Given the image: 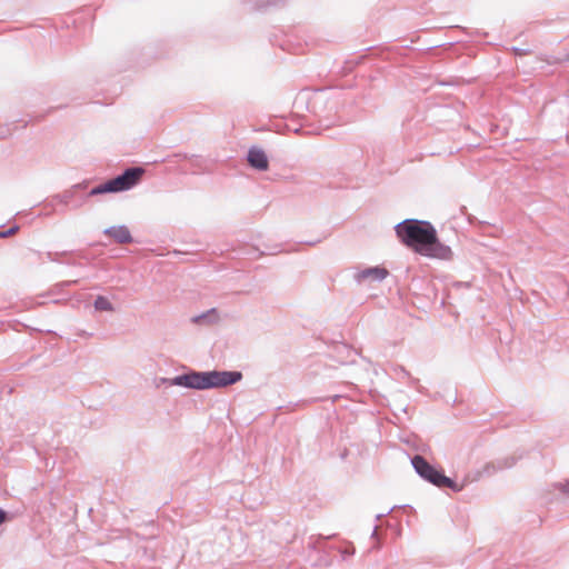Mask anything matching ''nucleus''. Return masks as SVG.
Listing matches in <instances>:
<instances>
[{"label":"nucleus","instance_id":"obj_1","mask_svg":"<svg viewBox=\"0 0 569 569\" xmlns=\"http://www.w3.org/2000/svg\"><path fill=\"white\" fill-rule=\"evenodd\" d=\"M400 241L415 252L433 259L449 260L452 250L438 239L436 228L425 220L407 219L396 226Z\"/></svg>","mask_w":569,"mask_h":569},{"label":"nucleus","instance_id":"obj_2","mask_svg":"<svg viewBox=\"0 0 569 569\" xmlns=\"http://www.w3.org/2000/svg\"><path fill=\"white\" fill-rule=\"evenodd\" d=\"M241 377L237 371L193 372L176 377L171 383L193 389H209L236 383Z\"/></svg>","mask_w":569,"mask_h":569},{"label":"nucleus","instance_id":"obj_3","mask_svg":"<svg viewBox=\"0 0 569 569\" xmlns=\"http://www.w3.org/2000/svg\"><path fill=\"white\" fill-rule=\"evenodd\" d=\"M144 170L142 168H129L122 174L114 179L107 181L106 183L93 188L90 194H100L106 192H119L128 190L136 186L142 178Z\"/></svg>","mask_w":569,"mask_h":569},{"label":"nucleus","instance_id":"obj_4","mask_svg":"<svg viewBox=\"0 0 569 569\" xmlns=\"http://www.w3.org/2000/svg\"><path fill=\"white\" fill-rule=\"evenodd\" d=\"M412 465L416 471L431 483L438 487H452V480L429 465L423 457H413Z\"/></svg>","mask_w":569,"mask_h":569},{"label":"nucleus","instance_id":"obj_5","mask_svg":"<svg viewBox=\"0 0 569 569\" xmlns=\"http://www.w3.org/2000/svg\"><path fill=\"white\" fill-rule=\"evenodd\" d=\"M104 233L118 243H129L132 240L129 229L124 226L111 227L106 229Z\"/></svg>","mask_w":569,"mask_h":569},{"label":"nucleus","instance_id":"obj_6","mask_svg":"<svg viewBox=\"0 0 569 569\" xmlns=\"http://www.w3.org/2000/svg\"><path fill=\"white\" fill-rule=\"evenodd\" d=\"M248 161L251 167L259 170L268 169V159L266 153L260 149H251L248 154Z\"/></svg>","mask_w":569,"mask_h":569},{"label":"nucleus","instance_id":"obj_7","mask_svg":"<svg viewBox=\"0 0 569 569\" xmlns=\"http://www.w3.org/2000/svg\"><path fill=\"white\" fill-rule=\"evenodd\" d=\"M387 276H388V270L387 269L380 268V267H373V268H368V269L361 271L358 274V278L361 279V280L368 279V278H371V279H375V280H382Z\"/></svg>","mask_w":569,"mask_h":569},{"label":"nucleus","instance_id":"obj_8","mask_svg":"<svg viewBox=\"0 0 569 569\" xmlns=\"http://www.w3.org/2000/svg\"><path fill=\"white\" fill-rule=\"evenodd\" d=\"M218 319V313L216 309H211L202 315L196 316L191 319V321L196 325H200L207 322L209 320L216 321Z\"/></svg>","mask_w":569,"mask_h":569},{"label":"nucleus","instance_id":"obj_9","mask_svg":"<svg viewBox=\"0 0 569 569\" xmlns=\"http://www.w3.org/2000/svg\"><path fill=\"white\" fill-rule=\"evenodd\" d=\"M94 308L98 311H111L112 305L106 297L99 296L94 301Z\"/></svg>","mask_w":569,"mask_h":569},{"label":"nucleus","instance_id":"obj_10","mask_svg":"<svg viewBox=\"0 0 569 569\" xmlns=\"http://www.w3.org/2000/svg\"><path fill=\"white\" fill-rule=\"evenodd\" d=\"M560 490L569 496V480L560 485Z\"/></svg>","mask_w":569,"mask_h":569},{"label":"nucleus","instance_id":"obj_11","mask_svg":"<svg viewBox=\"0 0 569 569\" xmlns=\"http://www.w3.org/2000/svg\"><path fill=\"white\" fill-rule=\"evenodd\" d=\"M7 519V515L3 510L0 509V525L3 523Z\"/></svg>","mask_w":569,"mask_h":569},{"label":"nucleus","instance_id":"obj_12","mask_svg":"<svg viewBox=\"0 0 569 569\" xmlns=\"http://www.w3.org/2000/svg\"><path fill=\"white\" fill-rule=\"evenodd\" d=\"M16 229H10V231L8 232L9 234H12L14 233Z\"/></svg>","mask_w":569,"mask_h":569},{"label":"nucleus","instance_id":"obj_13","mask_svg":"<svg viewBox=\"0 0 569 569\" xmlns=\"http://www.w3.org/2000/svg\"><path fill=\"white\" fill-rule=\"evenodd\" d=\"M566 59L569 61V54L567 56V58H566Z\"/></svg>","mask_w":569,"mask_h":569}]
</instances>
